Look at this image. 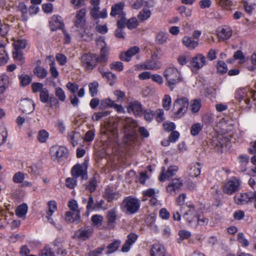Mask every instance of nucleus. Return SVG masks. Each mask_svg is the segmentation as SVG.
<instances>
[{
    "instance_id": "obj_49",
    "label": "nucleus",
    "mask_w": 256,
    "mask_h": 256,
    "mask_svg": "<svg viewBox=\"0 0 256 256\" xmlns=\"http://www.w3.org/2000/svg\"><path fill=\"white\" fill-rule=\"evenodd\" d=\"M20 81L21 85L23 86H26L32 82V78L28 74H23L19 76Z\"/></svg>"
},
{
    "instance_id": "obj_48",
    "label": "nucleus",
    "mask_w": 256,
    "mask_h": 256,
    "mask_svg": "<svg viewBox=\"0 0 256 256\" xmlns=\"http://www.w3.org/2000/svg\"><path fill=\"white\" fill-rule=\"evenodd\" d=\"M174 116L175 118H180L182 117L187 112L188 108L182 107L174 106Z\"/></svg>"
},
{
    "instance_id": "obj_19",
    "label": "nucleus",
    "mask_w": 256,
    "mask_h": 256,
    "mask_svg": "<svg viewBox=\"0 0 256 256\" xmlns=\"http://www.w3.org/2000/svg\"><path fill=\"white\" fill-rule=\"evenodd\" d=\"M86 14V8H82L76 11L74 22L77 28H82L84 25Z\"/></svg>"
},
{
    "instance_id": "obj_5",
    "label": "nucleus",
    "mask_w": 256,
    "mask_h": 256,
    "mask_svg": "<svg viewBox=\"0 0 256 256\" xmlns=\"http://www.w3.org/2000/svg\"><path fill=\"white\" fill-rule=\"evenodd\" d=\"M255 94V90L248 88H240L236 92L235 98L240 102H244V103L246 104L245 109L250 110L252 106L250 99L253 98L254 100H255L254 98Z\"/></svg>"
},
{
    "instance_id": "obj_18",
    "label": "nucleus",
    "mask_w": 256,
    "mask_h": 256,
    "mask_svg": "<svg viewBox=\"0 0 256 256\" xmlns=\"http://www.w3.org/2000/svg\"><path fill=\"white\" fill-rule=\"evenodd\" d=\"M71 174L74 178H77L80 176L82 179H87L88 175L86 169H84L82 166L80 164H77L74 166L71 170Z\"/></svg>"
},
{
    "instance_id": "obj_29",
    "label": "nucleus",
    "mask_w": 256,
    "mask_h": 256,
    "mask_svg": "<svg viewBox=\"0 0 256 256\" xmlns=\"http://www.w3.org/2000/svg\"><path fill=\"white\" fill-rule=\"evenodd\" d=\"M120 196V194L118 192H116L110 187H107L104 192V197L108 202H111L113 200L118 199Z\"/></svg>"
},
{
    "instance_id": "obj_53",
    "label": "nucleus",
    "mask_w": 256,
    "mask_h": 256,
    "mask_svg": "<svg viewBox=\"0 0 256 256\" xmlns=\"http://www.w3.org/2000/svg\"><path fill=\"white\" fill-rule=\"evenodd\" d=\"M158 192L159 190H158L150 188L142 191V194L144 196L153 198L156 197V194H158Z\"/></svg>"
},
{
    "instance_id": "obj_7",
    "label": "nucleus",
    "mask_w": 256,
    "mask_h": 256,
    "mask_svg": "<svg viewBox=\"0 0 256 256\" xmlns=\"http://www.w3.org/2000/svg\"><path fill=\"white\" fill-rule=\"evenodd\" d=\"M68 150L64 146H54L50 148V154L54 160L58 161L62 158L68 156Z\"/></svg>"
},
{
    "instance_id": "obj_17",
    "label": "nucleus",
    "mask_w": 256,
    "mask_h": 256,
    "mask_svg": "<svg viewBox=\"0 0 256 256\" xmlns=\"http://www.w3.org/2000/svg\"><path fill=\"white\" fill-rule=\"evenodd\" d=\"M136 66L138 70H157L161 68V64L158 62L150 60H147L141 64L137 65Z\"/></svg>"
},
{
    "instance_id": "obj_63",
    "label": "nucleus",
    "mask_w": 256,
    "mask_h": 256,
    "mask_svg": "<svg viewBox=\"0 0 256 256\" xmlns=\"http://www.w3.org/2000/svg\"><path fill=\"white\" fill-rule=\"evenodd\" d=\"M110 67L111 70L120 72L122 70L124 66L120 62H115L110 64Z\"/></svg>"
},
{
    "instance_id": "obj_23",
    "label": "nucleus",
    "mask_w": 256,
    "mask_h": 256,
    "mask_svg": "<svg viewBox=\"0 0 256 256\" xmlns=\"http://www.w3.org/2000/svg\"><path fill=\"white\" fill-rule=\"evenodd\" d=\"M182 44L190 50L195 49L199 44L198 40L189 36H184L182 38Z\"/></svg>"
},
{
    "instance_id": "obj_47",
    "label": "nucleus",
    "mask_w": 256,
    "mask_h": 256,
    "mask_svg": "<svg viewBox=\"0 0 256 256\" xmlns=\"http://www.w3.org/2000/svg\"><path fill=\"white\" fill-rule=\"evenodd\" d=\"M238 159L239 160L240 163L241 165L242 166L241 170L242 172L246 171V165L249 161V156L246 155L242 154L238 156Z\"/></svg>"
},
{
    "instance_id": "obj_11",
    "label": "nucleus",
    "mask_w": 256,
    "mask_h": 256,
    "mask_svg": "<svg viewBox=\"0 0 256 256\" xmlns=\"http://www.w3.org/2000/svg\"><path fill=\"white\" fill-rule=\"evenodd\" d=\"M178 167L176 166H171L165 172L164 167H162V172L159 176V180L160 182H164L174 176L178 170Z\"/></svg>"
},
{
    "instance_id": "obj_57",
    "label": "nucleus",
    "mask_w": 256,
    "mask_h": 256,
    "mask_svg": "<svg viewBox=\"0 0 256 256\" xmlns=\"http://www.w3.org/2000/svg\"><path fill=\"white\" fill-rule=\"evenodd\" d=\"M238 242L244 247H246L249 245L248 240L245 238L244 234L242 232H239L237 235Z\"/></svg>"
},
{
    "instance_id": "obj_24",
    "label": "nucleus",
    "mask_w": 256,
    "mask_h": 256,
    "mask_svg": "<svg viewBox=\"0 0 256 256\" xmlns=\"http://www.w3.org/2000/svg\"><path fill=\"white\" fill-rule=\"evenodd\" d=\"M217 32L218 38L222 40L228 39L231 36L232 32L231 28L226 26L218 28Z\"/></svg>"
},
{
    "instance_id": "obj_27",
    "label": "nucleus",
    "mask_w": 256,
    "mask_h": 256,
    "mask_svg": "<svg viewBox=\"0 0 256 256\" xmlns=\"http://www.w3.org/2000/svg\"><path fill=\"white\" fill-rule=\"evenodd\" d=\"M50 24L51 30L53 31L62 28L64 26L61 16L58 14H54L52 17Z\"/></svg>"
},
{
    "instance_id": "obj_46",
    "label": "nucleus",
    "mask_w": 256,
    "mask_h": 256,
    "mask_svg": "<svg viewBox=\"0 0 256 256\" xmlns=\"http://www.w3.org/2000/svg\"><path fill=\"white\" fill-rule=\"evenodd\" d=\"M162 107L166 110H168L172 104V98L170 95L166 94L162 98Z\"/></svg>"
},
{
    "instance_id": "obj_58",
    "label": "nucleus",
    "mask_w": 256,
    "mask_h": 256,
    "mask_svg": "<svg viewBox=\"0 0 256 256\" xmlns=\"http://www.w3.org/2000/svg\"><path fill=\"white\" fill-rule=\"evenodd\" d=\"M256 6V2H244V6L245 10L248 13H251L252 11L255 8Z\"/></svg>"
},
{
    "instance_id": "obj_16",
    "label": "nucleus",
    "mask_w": 256,
    "mask_h": 256,
    "mask_svg": "<svg viewBox=\"0 0 256 256\" xmlns=\"http://www.w3.org/2000/svg\"><path fill=\"white\" fill-rule=\"evenodd\" d=\"M150 254V256H172L166 251L164 247L160 244H155L152 246Z\"/></svg>"
},
{
    "instance_id": "obj_54",
    "label": "nucleus",
    "mask_w": 256,
    "mask_h": 256,
    "mask_svg": "<svg viewBox=\"0 0 256 256\" xmlns=\"http://www.w3.org/2000/svg\"><path fill=\"white\" fill-rule=\"evenodd\" d=\"M114 101L112 100L109 98H104L100 101V107L102 108H112Z\"/></svg>"
},
{
    "instance_id": "obj_33",
    "label": "nucleus",
    "mask_w": 256,
    "mask_h": 256,
    "mask_svg": "<svg viewBox=\"0 0 256 256\" xmlns=\"http://www.w3.org/2000/svg\"><path fill=\"white\" fill-rule=\"evenodd\" d=\"M202 106V100L200 99H194L190 102V110L194 113H198Z\"/></svg>"
},
{
    "instance_id": "obj_28",
    "label": "nucleus",
    "mask_w": 256,
    "mask_h": 256,
    "mask_svg": "<svg viewBox=\"0 0 256 256\" xmlns=\"http://www.w3.org/2000/svg\"><path fill=\"white\" fill-rule=\"evenodd\" d=\"M48 210L46 212L48 221L52 224H54L52 218H51L53 213L57 210L56 203L54 200H50L48 203Z\"/></svg>"
},
{
    "instance_id": "obj_59",
    "label": "nucleus",
    "mask_w": 256,
    "mask_h": 256,
    "mask_svg": "<svg viewBox=\"0 0 256 256\" xmlns=\"http://www.w3.org/2000/svg\"><path fill=\"white\" fill-rule=\"evenodd\" d=\"M40 100L43 103H46L48 101L49 94L48 90L46 88H44L40 92Z\"/></svg>"
},
{
    "instance_id": "obj_62",
    "label": "nucleus",
    "mask_w": 256,
    "mask_h": 256,
    "mask_svg": "<svg viewBox=\"0 0 256 256\" xmlns=\"http://www.w3.org/2000/svg\"><path fill=\"white\" fill-rule=\"evenodd\" d=\"M217 70L220 73L224 74L228 71L227 65L224 62L219 61L217 64Z\"/></svg>"
},
{
    "instance_id": "obj_50",
    "label": "nucleus",
    "mask_w": 256,
    "mask_h": 256,
    "mask_svg": "<svg viewBox=\"0 0 256 256\" xmlns=\"http://www.w3.org/2000/svg\"><path fill=\"white\" fill-rule=\"evenodd\" d=\"M98 84L97 82H90L88 84L89 92L92 96L94 97L98 94Z\"/></svg>"
},
{
    "instance_id": "obj_15",
    "label": "nucleus",
    "mask_w": 256,
    "mask_h": 256,
    "mask_svg": "<svg viewBox=\"0 0 256 256\" xmlns=\"http://www.w3.org/2000/svg\"><path fill=\"white\" fill-rule=\"evenodd\" d=\"M93 228L90 226L82 228L75 233L76 236L82 240H86L89 238L93 233Z\"/></svg>"
},
{
    "instance_id": "obj_12",
    "label": "nucleus",
    "mask_w": 256,
    "mask_h": 256,
    "mask_svg": "<svg viewBox=\"0 0 256 256\" xmlns=\"http://www.w3.org/2000/svg\"><path fill=\"white\" fill-rule=\"evenodd\" d=\"M182 186V180L180 178H174L166 187V191L170 195H175Z\"/></svg>"
},
{
    "instance_id": "obj_45",
    "label": "nucleus",
    "mask_w": 256,
    "mask_h": 256,
    "mask_svg": "<svg viewBox=\"0 0 256 256\" xmlns=\"http://www.w3.org/2000/svg\"><path fill=\"white\" fill-rule=\"evenodd\" d=\"M203 128V125L200 123H196L192 125L190 128V134L193 136H196L199 134Z\"/></svg>"
},
{
    "instance_id": "obj_56",
    "label": "nucleus",
    "mask_w": 256,
    "mask_h": 256,
    "mask_svg": "<svg viewBox=\"0 0 256 256\" xmlns=\"http://www.w3.org/2000/svg\"><path fill=\"white\" fill-rule=\"evenodd\" d=\"M26 40H18L14 43V46L15 50H20L24 49L26 47Z\"/></svg>"
},
{
    "instance_id": "obj_4",
    "label": "nucleus",
    "mask_w": 256,
    "mask_h": 256,
    "mask_svg": "<svg viewBox=\"0 0 256 256\" xmlns=\"http://www.w3.org/2000/svg\"><path fill=\"white\" fill-rule=\"evenodd\" d=\"M180 212L182 214L184 218L186 220L190 226H196L195 222L198 215L194 205L188 202L181 206Z\"/></svg>"
},
{
    "instance_id": "obj_22",
    "label": "nucleus",
    "mask_w": 256,
    "mask_h": 256,
    "mask_svg": "<svg viewBox=\"0 0 256 256\" xmlns=\"http://www.w3.org/2000/svg\"><path fill=\"white\" fill-rule=\"evenodd\" d=\"M124 4L122 2H120L112 6L111 8L110 15L112 16H115L118 15L119 16L124 17L125 13L123 12Z\"/></svg>"
},
{
    "instance_id": "obj_13",
    "label": "nucleus",
    "mask_w": 256,
    "mask_h": 256,
    "mask_svg": "<svg viewBox=\"0 0 256 256\" xmlns=\"http://www.w3.org/2000/svg\"><path fill=\"white\" fill-rule=\"evenodd\" d=\"M106 218L107 226L109 229H114L116 224L118 218V210L116 208H114L107 212Z\"/></svg>"
},
{
    "instance_id": "obj_39",
    "label": "nucleus",
    "mask_w": 256,
    "mask_h": 256,
    "mask_svg": "<svg viewBox=\"0 0 256 256\" xmlns=\"http://www.w3.org/2000/svg\"><path fill=\"white\" fill-rule=\"evenodd\" d=\"M49 137L48 132L45 130H41L38 132L37 138L40 143L46 142Z\"/></svg>"
},
{
    "instance_id": "obj_35",
    "label": "nucleus",
    "mask_w": 256,
    "mask_h": 256,
    "mask_svg": "<svg viewBox=\"0 0 256 256\" xmlns=\"http://www.w3.org/2000/svg\"><path fill=\"white\" fill-rule=\"evenodd\" d=\"M28 206L23 204L20 205L16 210V214L18 217L24 219L28 212Z\"/></svg>"
},
{
    "instance_id": "obj_20",
    "label": "nucleus",
    "mask_w": 256,
    "mask_h": 256,
    "mask_svg": "<svg viewBox=\"0 0 256 256\" xmlns=\"http://www.w3.org/2000/svg\"><path fill=\"white\" fill-rule=\"evenodd\" d=\"M140 50V48L137 46L131 47L126 52L120 53V59L124 61L129 62L130 60L132 57L138 53Z\"/></svg>"
},
{
    "instance_id": "obj_64",
    "label": "nucleus",
    "mask_w": 256,
    "mask_h": 256,
    "mask_svg": "<svg viewBox=\"0 0 256 256\" xmlns=\"http://www.w3.org/2000/svg\"><path fill=\"white\" fill-rule=\"evenodd\" d=\"M40 256H55V254L54 252L48 246H46L42 250Z\"/></svg>"
},
{
    "instance_id": "obj_41",
    "label": "nucleus",
    "mask_w": 256,
    "mask_h": 256,
    "mask_svg": "<svg viewBox=\"0 0 256 256\" xmlns=\"http://www.w3.org/2000/svg\"><path fill=\"white\" fill-rule=\"evenodd\" d=\"M151 14L152 13L150 10L146 8H144L140 11L138 17L140 20L144 21L150 18Z\"/></svg>"
},
{
    "instance_id": "obj_36",
    "label": "nucleus",
    "mask_w": 256,
    "mask_h": 256,
    "mask_svg": "<svg viewBox=\"0 0 256 256\" xmlns=\"http://www.w3.org/2000/svg\"><path fill=\"white\" fill-rule=\"evenodd\" d=\"M189 105L188 99L185 97L178 98L174 103V106L182 107L188 108Z\"/></svg>"
},
{
    "instance_id": "obj_9",
    "label": "nucleus",
    "mask_w": 256,
    "mask_h": 256,
    "mask_svg": "<svg viewBox=\"0 0 256 256\" xmlns=\"http://www.w3.org/2000/svg\"><path fill=\"white\" fill-rule=\"evenodd\" d=\"M241 183L240 180L236 177H232L224 185V192L232 194L238 191Z\"/></svg>"
},
{
    "instance_id": "obj_10",
    "label": "nucleus",
    "mask_w": 256,
    "mask_h": 256,
    "mask_svg": "<svg viewBox=\"0 0 256 256\" xmlns=\"http://www.w3.org/2000/svg\"><path fill=\"white\" fill-rule=\"evenodd\" d=\"M254 191H250L246 192L238 193L234 196L236 204L239 205H243L251 202Z\"/></svg>"
},
{
    "instance_id": "obj_34",
    "label": "nucleus",
    "mask_w": 256,
    "mask_h": 256,
    "mask_svg": "<svg viewBox=\"0 0 256 256\" xmlns=\"http://www.w3.org/2000/svg\"><path fill=\"white\" fill-rule=\"evenodd\" d=\"M120 244L121 241L120 240H114L107 246L106 254H109L116 252L120 247Z\"/></svg>"
},
{
    "instance_id": "obj_42",
    "label": "nucleus",
    "mask_w": 256,
    "mask_h": 256,
    "mask_svg": "<svg viewBox=\"0 0 256 256\" xmlns=\"http://www.w3.org/2000/svg\"><path fill=\"white\" fill-rule=\"evenodd\" d=\"M91 220L94 226L99 227L102 224L104 216L100 214H94L92 216Z\"/></svg>"
},
{
    "instance_id": "obj_37",
    "label": "nucleus",
    "mask_w": 256,
    "mask_h": 256,
    "mask_svg": "<svg viewBox=\"0 0 256 256\" xmlns=\"http://www.w3.org/2000/svg\"><path fill=\"white\" fill-rule=\"evenodd\" d=\"M33 72L37 77L41 79L45 78L48 74V72L46 69L40 66L35 68L33 70Z\"/></svg>"
},
{
    "instance_id": "obj_61",
    "label": "nucleus",
    "mask_w": 256,
    "mask_h": 256,
    "mask_svg": "<svg viewBox=\"0 0 256 256\" xmlns=\"http://www.w3.org/2000/svg\"><path fill=\"white\" fill-rule=\"evenodd\" d=\"M56 59L60 66H64L67 62V58L61 53H58L56 56Z\"/></svg>"
},
{
    "instance_id": "obj_3",
    "label": "nucleus",
    "mask_w": 256,
    "mask_h": 256,
    "mask_svg": "<svg viewBox=\"0 0 256 256\" xmlns=\"http://www.w3.org/2000/svg\"><path fill=\"white\" fill-rule=\"evenodd\" d=\"M163 75L166 81V85L171 91L174 90L176 86L182 80L180 72L174 67L166 68L164 71Z\"/></svg>"
},
{
    "instance_id": "obj_44",
    "label": "nucleus",
    "mask_w": 256,
    "mask_h": 256,
    "mask_svg": "<svg viewBox=\"0 0 256 256\" xmlns=\"http://www.w3.org/2000/svg\"><path fill=\"white\" fill-rule=\"evenodd\" d=\"M56 97L61 102H64L66 99V96L64 91L60 87H56L54 91Z\"/></svg>"
},
{
    "instance_id": "obj_51",
    "label": "nucleus",
    "mask_w": 256,
    "mask_h": 256,
    "mask_svg": "<svg viewBox=\"0 0 256 256\" xmlns=\"http://www.w3.org/2000/svg\"><path fill=\"white\" fill-rule=\"evenodd\" d=\"M138 25V22L136 17H132L126 20V27L130 30L136 28Z\"/></svg>"
},
{
    "instance_id": "obj_21",
    "label": "nucleus",
    "mask_w": 256,
    "mask_h": 256,
    "mask_svg": "<svg viewBox=\"0 0 256 256\" xmlns=\"http://www.w3.org/2000/svg\"><path fill=\"white\" fill-rule=\"evenodd\" d=\"M128 110L136 116H141L142 114V106L138 101L131 102L128 106Z\"/></svg>"
},
{
    "instance_id": "obj_1",
    "label": "nucleus",
    "mask_w": 256,
    "mask_h": 256,
    "mask_svg": "<svg viewBox=\"0 0 256 256\" xmlns=\"http://www.w3.org/2000/svg\"><path fill=\"white\" fill-rule=\"evenodd\" d=\"M123 125L122 132L124 134L123 142L118 140V124L115 121L108 120L104 127V133L108 138L114 142V146H117L118 150L122 151L126 145H130L136 138V128L138 127L137 122L130 118H126L120 122Z\"/></svg>"
},
{
    "instance_id": "obj_6",
    "label": "nucleus",
    "mask_w": 256,
    "mask_h": 256,
    "mask_svg": "<svg viewBox=\"0 0 256 256\" xmlns=\"http://www.w3.org/2000/svg\"><path fill=\"white\" fill-rule=\"evenodd\" d=\"M140 200L132 196L126 197L121 204L122 211H125L130 214L136 213L140 208Z\"/></svg>"
},
{
    "instance_id": "obj_40",
    "label": "nucleus",
    "mask_w": 256,
    "mask_h": 256,
    "mask_svg": "<svg viewBox=\"0 0 256 256\" xmlns=\"http://www.w3.org/2000/svg\"><path fill=\"white\" fill-rule=\"evenodd\" d=\"M201 166L199 163L197 162L192 166L190 171V175L192 177H196L200 174Z\"/></svg>"
},
{
    "instance_id": "obj_52",
    "label": "nucleus",
    "mask_w": 256,
    "mask_h": 256,
    "mask_svg": "<svg viewBox=\"0 0 256 256\" xmlns=\"http://www.w3.org/2000/svg\"><path fill=\"white\" fill-rule=\"evenodd\" d=\"M178 12L183 17L188 18L192 16V10L184 6H180L178 9Z\"/></svg>"
},
{
    "instance_id": "obj_31",
    "label": "nucleus",
    "mask_w": 256,
    "mask_h": 256,
    "mask_svg": "<svg viewBox=\"0 0 256 256\" xmlns=\"http://www.w3.org/2000/svg\"><path fill=\"white\" fill-rule=\"evenodd\" d=\"M90 14L95 20L98 18H104L107 16V10L106 8L100 12V9L96 8H90Z\"/></svg>"
},
{
    "instance_id": "obj_38",
    "label": "nucleus",
    "mask_w": 256,
    "mask_h": 256,
    "mask_svg": "<svg viewBox=\"0 0 256 256\" xmlns=\"http://www.w3.org/2000/svg\"><path fill=\"white\" fill-rule=\"evenodd\" d=\"M208 222V218L204 217L203 216H200L198 214L195 222L196 226H192V228H196L198 226H206Z\"/></svg>"
},
{
    "instance_id": "obj_60",
    "label": "nucleus",
    "mask_w": 256,
    "mask_h": 256,
    "mask_svg": "<svg viewBox=\"0 0 256 256\" xmlns=\"http://www.w3.org/2000/svg\"><path fill=\"white\" fill-rule=\"evenodd\" d=\"M96 180L95 178H92L86 186V189L90 192L95 191L96 188Z\"/></svg>"
},
{
    "instance_id": "obj_43",
    "label": "nucleus",
    "mask_w": 256,
    "mask_h": 256,
    "mask_svg": "<svg viewBox=\"0 0 256 256\" xmlns=\"http://www.w3.org/2000/svg\"><path fill=\"white\" fill-rule=\"evenodd\" d=\"M110 114L109 111H103L94 112L92 116L94 121L98 122L104 117Z\"/></svg>"
},
{
    "instance_id": "obj_30",
    "label": "nucleus",
    "mask_w": 256,
    "mask_h": 256,
    "mask_svg": "<svg viewBox=\"0 0 256 256\" xmlns=\"http://www.w3.org/2000/svg\"><path fill=\"white\" fill-rule=\"evenodd\" d=\"M82 138L80 132L73 130L68 133V139L69 142L75 146Z\"/></svg>"
},
{
    "instance_id": "obj_32",
    "label": "nucleus",
    "mask_w": 256,
    "mask_h": 256,
    "mask_svg": "<svg viewBox=\"0 0 256 256\" xmlns=\"http://www.w3.org/2000/svg\"><path fill=\"white\" fill-rule=\"evenodd\" d=\"M168 34L166 32H160L156 36L155 42L158 44H162L167 42Z\"/></svg>"
},
{
    "instance_id": "obj_2",
    "label": "nucleus",
    "mask_w": 256,
    "mask_h": 256,
    "mask_svg": "<svg viewBox=\"0 0 256 256\" xmlns=\"http://www.w3.org/2000/svg\"><path fill=\"white\" fill-rule=\"evenodd\" d=\"M108 52L109 48L104 46L100 50V54L99 57L94 54H84L80 58L82 64L86 70H92L96 66L98 62L104 63L107 62Z\"/></svg>"
},
{
    "instance_id": "obj_55",
    "label": "nucleus",
    "mask_w": 256,
    "mask_h": 256,
    "mask_svg": "<svg viewBox=\"0 0 256 256\" xmlns=\"http://www.w3.org/2000/svg\"><path fill=\"white\" fill-rule=\"evenodd\" d=\"M24 180V173L18 172L16 173L12 178L14 182L16 184H22Z\"/></svg>"
},
{
    "instance_id": "obj_14",
    "label": "nucleus",
    "mask_w": 256,
    "mask_h": 256,
    "mask_svg": "<svg viewBox=\"0 0 256 256\" xmlns=\"http://www.w3.org/2000/svg\"><path fill=\"white\" fill-rule=\"evenodd\" d=\"M34 102L28 98L21 100L20 103V110L26 114L32 113L34 109Z\"/></svg>"
},
{
    "instance_id": "obj_26",
    "label": "nucleus",
    "mask_w": 256,
    "mask_h": 256,
    "mask_svg": "<svg viewBox=\"0 0 256 256\" xmlns=\"http://www.w3.org/2000/svg\"><path fill=\"white\" fill-rule=\"evenodd\" d=\"M10 78L6 74L0 75V94L4 93L8 87Z\"/></svg>"
},
{
    "instance_id": "obj_25",
    "label": "nucleus",
    "mask_w": 256,
    "mask_h": 256,
    "mask_svg": "<svg viewBox=\"0 0 256 256\" xmlns=\"http://www.w3.org/2000/svg\"><path fill=\"white\" fill-rule=\"evenodd\" d=\"M65 220L68 222L78 224L80 220V212H67L65 214Z\"/></svg>"
},
{
    "instance_id": "obj_8",
    "label": "nucleus",
    "mask_w": 256,
    "mask_h": 256,
    "mask_svg": "<svg viewBox=\"0 0 256 256\" xmlns=\"http://www.w3.org/2000/svg\"><path fill=\"white\" fill-rule=\"evenodd\" d=\"M206 61L204 56L202 54H197L191 60L190 67L192 72H196L206 64Z\"/></svg>"
}]
</instances>
